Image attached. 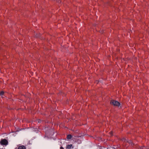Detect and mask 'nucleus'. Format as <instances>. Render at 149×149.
Segmentation results:
<instances>
[{
    "label": "nucleus",
    "instance_id": "1a4fd4ad",
    "mask_svg": "<svg viewBox=\"0 0 149 149\" xmlns=\"http://www.w3.org/2000/svg\"><path fill=\"white\" fill-rule=\"evenodd\" d=\"M110 133L111 136H112L113 135V132H112L111 131L110 132Z\"/></svg>",
    "mask_w": 149,
    "mask_h": 149
},
{
    "label": "nucleus",
    "instance_id": "0eeeda50",
    "mask_svg": "<svg viewBox=\"0 0 149 149\" xmlns=\"http://www.w3.org/2000/svg\"><path fill=\"white\" fill-rule=\"evenodd\" d=\"M37 121L38 122V123H41V120L38 119L37 120Z\"/></svg>",
    "mask_w": 149,
    "mask_h": 149
},
{
    "label": "nucleus",
    "instance_id": "f03ea898",
    "mask_svg": "<svg viewBox=\"0 0 149 149\" xmlns=\"http://www.w3.org/2000/svg\"><path fill=\"white\" fill-rule=\"evenodd\" d=\"M110 104L114 106H119L120 104V103L116 100H112L110 102Z\"/></svg>",
    "mask_w": 149,
    "mask_h": 149
},
{
    "label": "nucleus",
    "instance_id": "f257e3e1",
    "mask_svg": "<svg viewBox=\"0 0 149 149\" xmlns=\"http://www.w3.org/2000/svg\"><path fill=\"white\" fill-rule=\"evenodd\" d=\"M8 143V141L6 139H1L0 141V144L1 145L6 146Z\"/></svg>",
    "mask_w": 149,
    "mask_h": 149
},
{
    "label": "nucleus",
    "instance_id": "39448f33",
    "mask_svg": "<svg viewBox=\"0 0 149 149\" xmlns=\"http://www.w3.org/2000/svg\"><path fill=\"white\" fill-rule=\"evenodd\" d=\"M72 136L70 134L68 135L67 136V139L69 140L71 139L72 138Z\"/></svg>",
    "mask_w": 149,
    "mask_h": 149
},
{
    "label": "nucleus",
    "instance_id": "7ed1b4c3",
    "mask_svg": "<svg viewBox=\"0 0 149 149\" xmlns=\"http://www.w3.org/2000/svg\"><path fill=\"white\" fill-rule=\"evenodd\" d=\"M66 149H72L74 148V147L72 144L68 145L66 146Z\"/></svg>",
    "mask_w": 149,
    "mask_h": 149
},
{
    "label": "nucleus",
    "instance_id": "423d86ee",
    "mask_svg": "<svg viewBox=\"0 0 149 149\" xmlns=\"http://www.w3.org/2000/svg\"><path fill=\"white\" fill-rule=\"evenodd\" d=\"M127 142L131 146H132L134 145V144L132 143V141H131L130 140L127 141Z\"/></svg>",
    "mask_w": 149,
    "mask_h": 149
},
{
    "label": "nucleus",
    "instance_id": "20e7f679",
    "mask_svg": "<svg viewBox=\"0 0 149 149\" xmlns=\"http://www.w3.org/2000/svg\"><path fill=\"white\" fill-rule=\"evenodd\" d=\"M15 149H26V147L23 146H19L18 148H16Z\"/></svg>",
    "mask_w": 149,
    "mask_h": 149
},
{
    "label": "nucleus",
    "instance_id": "6e6552de",
    "mask_svg": "<svg viewBox=\"0 0 149 149\" xmlns=\"http://www.w3.org/2000/svg\"><path fill=\"white\" fill-rule=\"evenodd\" d=\"M4 93L3 91H1L0 92V94L1 95H3Z\"/></svg>",
    "mask_w": 149,
    "mask_h": 149
},
{
    "label": "nucleus",
    "instance_id": "9d476101",
    "mask_svg": "<svg viewBox=\"0 0 149 149\" xmlns=\"http://www.w3.org/2000/svg\"><path fill=\"white\" fill-rule=\"evenodd\" d=\"M60 149H64V148L62 146H61L60 147Z\"/></svg>",
    "mask_w": 149,
    "mask_h": 149
}]
</instances>
